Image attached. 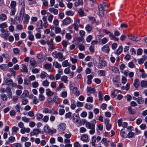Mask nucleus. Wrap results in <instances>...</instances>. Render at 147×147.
I'll return each instance as SVG.
<instances>
[{"label":"nucleus","instance_id":"obj_21","mask_svg":"<svg viewBox=\"0 0 147 147\" xmlns=\"http://www.w3.org/2000/svg\"><path fill=\"white\" fill-rule=\"evenodd\" d=\"M109 69L110 70L115 73H117L119 71L118 69L115 66H110Z\"/></svg>","mask_w":147,"mask_h":147},{"label":"nucleus","instance_id":"obj_23","mask_svg":"<svg viewBox=\"0 0 147 147\" xmlns=\"http://www.w3.org/2000/svg\"><path fill=\"white\" fill-rule=\"evenodd\" d=\"M5 83L8 86H10L13 85V81L10 78H8L6 79L5 81Z\"/></svg>","mask_w":147,"mask_h":147},{"label":"nucleus","instance_id":"obj_54","mask_svg":"<svg viewBox=\"0 0 147 147\" xmlns=\"http://www.w3.org/2000/svg\"><path fill=\"white\" fill-rule=\"evenodd\" d=\"M54 16L53 15L50 14L48 16V19L49 22L50 23H51L53 18Z\"/></svg>","mask_w":147,"mask_h":147},{"label":"nucleus","instance_id":"obj_55","mask_svg":"<svg viewBox=\"0 0 147 147\" xmlns=\"http://www.w3.org/2000/svg\"><path fill=\"white\" fill-rule=\"evenodd\" d=\"M67 96V92L66 91H63L61 93V96L63 98H65Z\"/></svg>","mask_w":147,"mask_h":147},{"label":"nucleus","instance_id":"obj_52","mask_svg":"<svg viewBox=\"0 0 147 147\" xmlns=\"http://www.w3.org/2000/svg\"><path fill=\"white\" fill-rule=\"evenodd\" d=\"M59 98L57 96H55L53 98V101L56 104H59Z\"/></svg>","mask_w":147,"mask_h":147},{"label":"nucleus","instance_id":"obj_32","mask_svg":"<svg viewBox=\"0 0 147 147\" xmlns=\"http://www.w3.org/2000/svg\"><path fill=\"white\" fill-rule=\"evenodd\" d=\"M123 47L121 46H120L116 50V54L117 55H119L123 51Z\"/></svg>","mask_w":147,"mask_h":147},{"label":"nucleus","instance_id":"obj_45","mask_svg":"<svg viewBox=\"0 0 147 147\" xmlns=\"http://www.w3.org/2000/svg\"><path fill=\"white\" fill-rule=\"evenodd\" d=\"M38 98L39 100L40 101H43L45 98V96L42 94H39Z\"/></svg>","mask_w":147,"mask_h":147},{"label":"nucleus","instance_id":"obj_3","mask_svg":"<svg viewBox=\"0 0 147 147\" xmlns=\"http://www.w3.org/2000/svg\"><path fill=\"white\" fill-rule=\"evenodd\" d=\"M66 128V125L64 123H62L57 126V130L59 133L61 134L64 133V131Z\"/></svg>","mask_w":147,"mask_h":147},{"label":"nucleus","instance_id":"obj_30","mask_svg":"<svg viewBox=\"0 0 147 147\" xmlns=\"http://www.w3.org/2000/svg\"><path fill=\"white\" fill-rule=\"evenodd\" d=\"M29 94V92L27 90H24L22 94L21 95L20 97L21 98H23L24 97H27Z\"/></svg>","mask_w":147,"mask_h":147},{"label":"nucleus","instance_id":"obj_39","mask_svg":"<svg viewBox=\"0 0 147 147\" xmlns=\"http://www.w3.org/2000/svg\"><path fill=\"white\" fill-rule=\"evenodd\" d=\"M62 65L63 67H65L69 65L67 60H65L62 63Z\"/></svg>","mask_w":147,"mask_h":147},{"label":"nucleus","instance_id":"obj_27","mask_svg":"<svg viewBox=\"0 0 147 147\" xmlns=\"http://www.w3.org/2000/svg\"><path fill=\"white\" fill-rule=\"evenodd\" d=\"M61 80L65 83H67L68 82V77L66 76H63L61 78Z\"/></svg>","mask_w":147,"mask_h":147},{"label":"nucleus","instance_id":"obj_10","mask_svg":"<svg viewBox=\"0 0 147 147\" xmlns=\"http://www.w3.org/2000/svg\"><path fill=\"white\" fill-rule=\"evenodd\" d=\"M102 51L107 53H109V46L108 44H106L102 48Z\"/></svg>","mask_w":147,"mask_h":147},{"label":"nucleus","instance_id":"obj_11","mask_svg":"<svg viewBox=\"0 0 147 147\" xmlns=\"http://www.w3.org/2000/svg\"><path fill=\"white\" fill-rule=\"evenodd\" d=\"M6 92L8 97L9 98H11L12 97V93L11 88L9 87L6 88Z\"/></svg>","mask_w":147,"mask_h":147},{"label":"nucleus","instance_id":"obj_1","mask_svg":"<svg viewBox=\"0 0 147 147\" xmlns=\"http://www.w3.org/2000/svg\"><path fill=\"white\" fill-rule=\"evenodd\" d=\"M23 17H24V20L23 23L25 24H27L28 23L29 21L30 18V16L27 14H21L20 12V17L19 18V21L22 22L23 20Z\"/></svg>","mask_w":147,"mask_h":147},{"label":"nucleus","instance_id":"obj_2","mask_svg":"<svg viewBox=\"0 0 147 147\" xmlns=\"http://www.w3.org/2000/svg\"><path fill=\"white\" fill-rule=\"evenodd\" d=\"M52 55L54 57L58 59L60 61H62L65 59V56L60 52L57 53L56 51L53 52L52 53Z\"/></svg>","mask_w":147,"mask_h":147},{"label":"nucleus","instance_id":"obj_9","mask_svg":"<svg viewBox=\"0 0 147 147\" xmlns=\"http://www.w3.org/2000/svg\"><path fill=\"white\" fill-rule=\"evenodd\" d=\"M128 37L129 39L134 41H138L140 40V38H139L135 37L134 35H132L131 34L128 35Z\"/></svg>","mask_w":147,"mask_h":147},{"label":"nucleus","instance_id":"obj_17","mask_svg":"<svg viewBox=\"0 0 147 147\" xmlns=\"http://www.w3.org/2000/svg\"><path fill=\"white\" fill-rule=\"evenodd\" d=\"M45 92L46 94L48 96H52L54 94L53 92L50 89L48 88L46 90Z\"/></svg>","mask_w":147,"mask_h":147},{"label":"nucleus","instance_id":"obj_8","mask_svg":"<svg viewBox=\"0 0 147 147\" xmlns=\"http://www.w3.org/2000/svg\"><path fill=\"white\" fill-rule=\"evenodd\" d=\"M30 64L31 68L35 67L37 66V62L33 58H32L30 59Z\"/></svg>","mask_w":147,"mask_h":147},{"label":"nucleus","instance_id":"obj_60","mask_svg":"<svg viewBox=\"0 0 147 147\" xmlns=\"http://www.w3.org/2000/svg\"><path fill=\"white\" fill-rule=\"evenodd\" d=\"M135 135V134L132 132H129L127 134V137L129 138L133 137Z\"/></svg>","mask_w":147,"mask_h":147},{"label":"nucleus","instance_id":"obj_34","mask_svg":"<svg viewBox=\"0 0 147 147\" xmlns=\"http://www.w3.org/2000/svg\"><path fill=\"white\" fill-rule=\"evenodd\" d=\"M96 141V137L95 136H93L92 137L91 144L93 146H94L95 145V143Z\"/></svg>","mask_w":147,"mask_h":147},{"label":"nucleus","instance_id":"obj_31","mask_svg":"<svg viewBox=\"0 0 147 147\" xmlns=\"http://www.w3.org/2000/svg\"><path fill=\"white\" fill-rule=\"evenodd\" d=\"M93 78V76L91 75H89L87 76V83L88 84H90L92 82V79Z\"/></svg>","mask_w":147,"mask_h":147},{"label":"nucleus","instance_id":"obj_28","mask_svg":"<svg viewBox=\"0 0 147 147\" xmlns=\"http://www.w3.org/2000/svg\"><path fill=\"white\" fill-rule=\"evenodd\" d=\"M86 30L88 33H90L92 29V27L90 24H88L85 27Z\"/></svg>","mask_w":147,"mask_h":147},{"label":"nucleus","instance_id":"obj_25","mask_svg":"<svg viewBox=\"0 0 147 147\" xmlns=\"http://www.w3.org/2000/svg\"><path fill=\"white\" fill-rule=\"evenodd\" d=\"M133 84L136 88H138L140 85L139 80L137 79H136L134 80Z\"/></svg>","mask_w":147,"mask_h":147},{"label":"nucleus","instance_id":"obj_44","mask_svg":"<svg viewBox=\"0 0 147 147\" xmlns=\"http://www.w3.org/2000/svg\"><path fill=\"white\" fill-rule=\"evenodd\" d=\"M44 130L47 133H50V132L51 129L48 125H46L45 127Z\"/></svg>","mask_w":147,"mask_h":147},{"label":"nucleus","instance_id":"obj_14","mask_svg":"<svg viewBox=\"0 0 147 147\" xmlns=\"http://www.w3.org/2000/svg\"><path fill=\"white\" fill-rule=\"evenodd\" d=\"M49 11L51 13H53L54 15H57L58 13V9H55L54 7H51L49 9Z\"/></svg>","mask_w":147,"mask_h":147},{"label":"nucleus","instance_id":"obj_57","mask_svg":"<svg viewBox=\"0 0 147 147\" xmlns=\"http://www.w3.org/2000/svg\"><path fill=\"white\" fill-rule=\"evenodd\" d=\"M15 140V139L14 137L13 136H11L8 138L9 142L10 143H12L14 142Z\"/></svg>","mask_w":147,"mask_h":147},{"label":"nucleus","instance_id":"obj_20","mask_svg":"<svg viewBox=\"0 0 147 147\" xmlns=\"http://www.w3.org/2000/svg\"><path fill=\"white\" fill-rule=\"evenodd\" d=\"M22 71L25 74L27 73L28 72V70L26 65L24 64H22Z\"/></svg>","mask_w":147,"mask_h":147},{"label":"nucleus","instance_id":"obj_4","mask_svg":"<svg viewBox=\"0 0 147 147\" xmlns=\"http://www.w3.org/2000/svg\"><path fill=\"white\" fill-rule=\"evenodd\" d=\"M42 112L44 113H45V114L53 113L54 114H57L58 113L57 112L55 111H54L53 109H52V110H49L47 108H44Z\"/></svg>","mask_w":147,"mask_h":147},{"label":"nucleus","instance_id":"obj_43","mask_svg":"<svg viewBox=\"0 0 147 147\" xmlns=\"http://www.w3.org/2000/svg\"><path fill=\"white\" fill-rule=\"evenodd\" d=\"M40 131L39 129H33L32 132H31V134H33V135H37L38 134Z\"/></svg>","mask_w":147,"mask_h":147},{"label":"nucleus","instance_id":"obj_7","mask_svg":"<svg viewBox=\"0 0 147 147\" xmlns=\"http://www.w3.org/2000/svg\"><path fill=\"white\" fill-rule=\"evenodd\" d=\"M20 2L22 6V8L20 11V14H24L25 12V3L24 0H20Z\"/></svg>","mask_w":147,"mask_h":147},{"label":"nucleus","instance_id":"obj_22","mask_svg":"<svg viewBox=\"0 0 147 147\" xmlns=\"http://www.w3.org/2000/svg\"><path fill=\"white\" fill-rule=\"evenodd\" d=\"M81 139L83 141L87 142L88 141V137L87 135L84 134L81 136Z\"/></svg>","mask_w":147,"mask_h":147},{"label":"nucleus","instance_id":"obj_58","mask_svg":"<svg viewBox=\"0 0 147 147\" xmlns=\"http://www.w3.org/2000/svg\"><path fill=\"white\" fill-rule=\"evenodd\" d=\"M17 79L18 82V84H21L23 82V80L22 78L20 76H18L17 78Z\"/></svg>","mask_w":147,"mask_h":147},{"label":"nucleus","instance_id":"obj_53","mask_svg":"<svg viewBox=\"0 0 147 147\" xmlns=\"http://www.w3.org/2000/svg\"><path fill=\"white\" fill-rule=\"evenodd\" d=\"M7 19L6 16L4 14L0 15V20H5Z\"/></svg>","mask_w":147,"mask_h":147},{"label":"nucleus","instance_id":"obj_18","mask_svg":"<svg viewBox=\"0 0 147 147\" xmlns=\"http://www.w3.org/2000/svg\"><path fill=\"white\" fill-rule=\"evenodd\" d=\"M83 4V0H78L76 2L74 3V6L75 7H78L79 6H82Z\"/></svg>","mask_w":147,"mask_h":147},{"label":"nucleus","instance_id":"obj_41","mask_svg":"<svg viewBox=\"0 0 147 147\" xmlns=\"http://www.w3.org/2000/svg\"><path fill=\"white\" fill-rule=\"evenodd\" d=\"M87 90L90 93H94L95 92V90L94 88H92L90 87H88Z\"/></svg>","mask_w":147,"mask_h":147},{"label":"nucleus","instance_id":"obj_50","mask_svg":"<svg viewBox=\"0 0 147 147\" xmlns=\"http://www.w3.org/2000/svg\"><path fill=\"white\" fill-rule=\"evenodd\" d=\"M13 51L14 53L16 55L19 54V53L20 52V49L18 48H17L13 49Z\"/></svg>","mask_w":147,"mask_h":147},{"label":"nucleus","instance_id":"obj_29","mask_svg":"<svg viewBox=\"0 0 147 147\" xmlns=\"http://www.w3.org/2000/svg\"><path fill=\"white\" fill-rule=\"evenodd\" d=\"M1 99L4 101H6L7 100V96L4 94H2L0 95Z\"/></svg>","mask_w":147,"mask_h":147},{"label":"nucleus","instance_id":"obj_33","mask_svg":"<svg viewBox=\"0 0 147 147\" xmlns=\"http://www.w3.org/2000/svg\"><path fill=\"white\" fill-rule=\"evenodd\" d=\"M64 87V85L63 83H61L59 84V86L55 89L56 92H58L61 90V89Z\"/></svg>","mask_w":147,"mask_h":147},{"label":"nucleus","instance_id":"obj_49","mask_svg":"<svg viewBox=\"0 0 147 147\" xmlns=\"http://www.w3.org/2000/svg\"><path fill=\"white\" fill-rule=\"evenodd\" d=\"M44 67L45 69H49L51 67V65L49 63H46L45 64L44 66Z\"/></svg>","mask_w":147,"mask_h":147},{"label":"nucleus","instance_id":"obj_48","mask_svg":"<svg viewBox=\"0 0 147 147\" xmlns=\"http://www.w3.org/2000/svg\"><path fill=\"white\" fill-rule=\"evenodd\" d=\"M31 85L32 87L34 88H37L39 85V84L38 82L35 81L33 82L32 83Z\"/></svg>","mask_w":147,"mask_h":147},{"label":"nucleus","instance_id":"obj_56","mask_svg":"<svg viewBox=\"0 0 147 147\" xmlns=\"http://www.w3.org/2000/svg\"><path fill=\"white\" fill-rule=\"evenodd\" d=\"M16 5V2L15 1H12L11 3L10 6L11 8H15Z\"/></svg>","mask_w":147,"mask_h":147},{"label":"nucleus","instance_id":"obj_38","mask_svg":"<svg viewBox=\"0 0 147 147\" xmlns=\"http://www.w3.org/2000/svg\"><path fill=\"white\" fill-rule=\"evenodd\" d=\"M7 68V66L6 64H2L0 65V68L4 71H6Z\"/></svg>","mask_w":147,"mask_h":147},{"label":"nucleus","instance_id":"obj_35","mask_svg":"<svg viewBox=\"0 0 147 147\" xmlns=\"http://www.w3.org/2000/svg\"><path fill=\"white\" fill-rule=\"evenodd\" d=\"M137 103L139 104H143L144 102V99L141 97H139L137 98Z\"/></svg>","mask_w":147,"mask_h":147},{"label":"nucleus","instance_id":"obj_63","mask_svg":"<svg viewBox=\"0 0 147 147\" xmlns=\"http://www.w3.org/2000/svg\"><path fill=\"white\" fill-rule=\"evenodd\" d=\"M36 119L38 120H40L42 119L43 117V115L42 114L38 113L36 114Z\"/></svg>","mask_w":147,"mask_h":147},{"label":"nucleus","instance_id":"obj_61","mask_svg":"<svg viewBox=\"0 0 147 147\" xmlns=\"http://www.w3.org/2000/svg\"><path fill=\"white\" fill-rule=\"evenodd\" d=\"M22 121L26 123H28L30 121V119L26 117H22Z\"/></svg>","mask_w":147,"mask_h":147},{"label":"nucleus","instance_id":"obj_46","mask_svg":"<svg viewBox=\"0 0 147 147\" xmlns=\"http://www.w3.org/2000/svg\"><path fill=\"white\" fill-rule=\"evenodd\" d=\"M65 14L67 16H73L74 14V12L71 11H66L65 13Z\"/></svg>","mask_w":147,"mask_h":147},{"label":"nucleus","instance_id":"obj_36","mask_svg":"<svg viewBox=\"0 0 147 147\" xmlns=\"http://www.w3.org/2000/svg\"><path fill=\"white\" fill-rule=\"evenodd\" d=\"M98 73L99 76H104L105 75L106 71L103 70H99L98 71Z\"/></svg>","mask_w":147,"mask_h":147},{"label":"nucleus","instance_id":"obj_5","mask_svg":"<svg viewBox=\"0 0 147 147\" xmlns=\"http://www.w3.org/2000/svg\"><path fill=\"white\" fill-rule=\"evenodd\" d=\"M98 63L99 65H98V67L100 69H102L103 67L107 65L106 62L104 60L101 59H99Z\"/></svg>","mask_w":147,"mask_h":147},{"label":"nucleus","instance_id":"obj_59","mask_svg":"<svg viewBox=\"0 0 147 147\" xmlns=\"http://www.w3.org/2000/svg\"><path fill=\"white\" fill-rule=\"evenodd\" d=\"M42 84L44 86L47 87L49 86V83L47 80H45L42 82Z\"/></svg>","mask_w":147,"mask_h":147},{"label":"nucleus","instance_id":"obj_15","mask_svg":"<svg viewBox=\"0 0 147 147\" xmlns=\"http://www.w3.org/2000/svg\"><path fill=\"white\" fill-rule=\"evenodd\" d=\"M80 119V117L78 115H74L73 117V121L74 123H78Z\"/></svg>","mask_w":147,"mask_h":147},{"label":"nucleus","instance_id":"obj_13","mask_svg":"<svg viewBox=\"0 0 147 147\" xmlns=\"http://www.w3.org/2000/svg\"><path fill=\"white\" fill-rule=\"evenodd\" d=\"M10 34V33L9 32L6 30L5 32L1 34V37L4 38V39L6 40L7 39V37Z\"/></svg>","mask_w":147,"mask_h":147},{"label":"nucleus","instance_id":"obj_47","mask_svg":"<svg viewBox=\"0 0 147 147\" xmlns=\"http://www.w3.org/2000/svg\"><path fill=\"white\" fill-rule=\"evenodd\" d=\"M59 21L57 19H55L53 22V24L54 25L57 26L59 25Z\"/></svg>","mask_w":147,"mask_h":147},{"label":"nucleus","instance_id":"obj_37","mask_svg":"<svg viewBox=\"0 0 147 147\" xmlns=\"http://www.w3.org/2000/svg\"><path fill=\"white\" fill-rule=\"evenodd\" d=\"M47 75V74L46 72L42 71L40 74V76L41 79H44L46 77Z\"/></svg>","mask_w":147,"mask_h":147},{"label":"nucleus","instance_id":"obj_24","mask_svg":"<svg viewBox=\"0 0 147 147\" xmlns=\"http://www.w3.org/2000/svg\"><path fill=\"white\" fill-rule=\"evenodd\" d=\"M53 66L55 68L58 69L61 67V65L57 61H54L53 63Z\"/></svg>","mask_w":147,"mask_h":147},{"label":"nucleus","instance_id":"obj_62","mask_svg":"<svg viewBox=\"0 0 147 147\" xmlns=\"http://www.w3.org/2000/svg\"><path fill=\"white\" fill-rule=\"evenodd\" d=\"M71 102L72 104L71 105L70 107L72 109H75L76 106L75 104L74 103L75 101L73 100H71Z\"/></svg>","mask_w":147,"mask_h":147},{"label":"nucleus","instance_id":"obj_42","mask_svg":"<svg viewBox=\"0 0 147 147\" xmlns=\"http://www.w3.org/2000/svg\"><path fill=\"white\" fill-rule=\"evenodd\" d=\"M109 36L111 38L114 40L118 41L119 39L118 38H116L115 36L112 33H110L109 35Z\"/></svg>","mask_w":147,"mask_h":147},{"label":"nucleus","instance_id":"obj_64","mask_svg":"<svg viewBox=\"0 0 147 147\" xmlns=\"http://www.w3.org/2000/svg\"><path fill=\"white\" fill-rule=\"evenodd\" d=\"M78 48L81 51H83L85 48V47L82 44H80L78 45Z\"/></svg>","mask_w":147,"mask_h":147},{"label":"nucleus","instance_id":"obj_40","mask_svg":"<svg viewBox=\"0 0 147 147\" xmlns=\"http://www.w3.org/2000/svg\"><path fill=\"white\" fill-rule=\"evenodd\" d=\"M78 12L79 16L81 17L85 15L84 11L81 9H80L78 10Z\"/></svg>","mask_w":147,"mask_h":147},{"label":"nucleus","instance_id":"obj_26","mask_svg":"<svg viewBox=\"0 0 147 147\" xmlns=\"http://www.w3.org/2000/svg\"><path fill=\"white\" fill-rule=\"evenodd\" d=\"M140 86L142 88H146L147 87V81L144 80L141 81L140 82Z\"/></svg>","mask_w":147,"mask_h":147},{"label":"nucleus","instance_id":"obj_51","mask_svg":"<svg viewBox=\"0 0 147 147\" xmlns=\"http://www.w3.org/2000/svg\"><path fill=\"white\" fill-rule=\"evenodd\" d=\"M85 107L86 108L90 109L92 107V105L89 103H86L85 105Z\"/></svg>","mask_w":147,"mask_h":147},{"label":"nucleus","instance_id":"obj_6","mask_svg":"<svg viewBox=\"0 0 147 147\" xmlns=\"http://www.w3.org/2000/svg\"><path fill=\"white\" fill-rule=\"evenodd\" d=\"M47 43L49 46L48 49L49 51H51L55 49V45L52 43V42H50V40H48L47 41Z\"/></svg>","mask_w":147,"mask_h":147},{"label":"nucleus","instance_id":"obj_12","mask_svg":"<svg viewBox=\"0 0 147 147\" xmlns=\"http://www.w3.org/2000/svg\"><path fill=\"white\" fill-rule=\"evenodd\" d=\"M71 20L70 18L67 17L65 18L62 21V24L65 25H67L70 24Z\"/></svg>","mask_w":147,"mask_h":147},{"label":"nucleus","instance_id":"obj_19","mask_svg":"<svg viewBox=\"0 0 147 147\" xmlns=\"http://www.w3.org/2000/svg\"><path fill=\"white\" fill-rule=\"evenodd\" d=\"M112 80L113 83L114 85H115V84L118 82L119 81V76L118 75H116L113 78Z\"/></svg>","mask_w":147,"mask_h":147},{"label":"nucleus","instance_id":"obj_16","mask_svg":"<svg viewBox=\"0 0 147 147\" xmlns=\"http://www.w3.org/2000/svg\"><path fill=\"white\" fill-rule=\"evenodd\" d=\"M86 127L89 129H91L93 128H95V124H91L90 122H87L86 124Z\"/></svg>","mask_w":147,"mask_h":147}]
</instances>
